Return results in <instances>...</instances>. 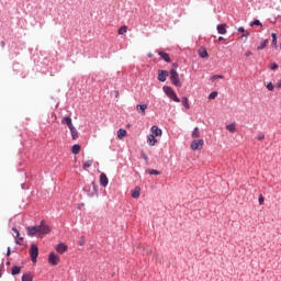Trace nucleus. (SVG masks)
<instances>
[{"mask_svg":"<svg viewBox=\"0 0 281 281\" xmlns=\"http://www.w3.org/2000/svg\"><path fill=\"white\" fill-rule=\"evenodd\" d=\"M52 232V226L45 223V220H42L40 225L36 226H29L26 227V234L30 237L37 236V238H43L47 236Z\"/></svg>","mask_w":281,"mask_h":281,"instance_id":"f257e3e1","label":"nucleus"},{"mask_svg":"<svg viewBox=\"0 0 281 281\" xmlns=\"http://www.w3.org/2000/svg\"><path fill=\"white\" fill-rule=\"evenodd\" d=\"M170 80L175 87H182L181 79H179V72H177V69L175 68L170 70Z\"/></svg>","mask_w":281,"mask_h":281,"instance_id":"f03ea898","label":"nucleus"},{"mask_svg":"<svg viewBox=\"0 0 281 281\" xmlns=\"http://www.w3.org/2000/svg\"><path fill=\"white\" fill-rule=\"evenodd\" d=\"M164 91L166 95L170 98V100H173V102H181V99L177 97V92H175V90H172L170 87H164Z\"/></svg>","mask_w":281,"mask_h":281,"instance_id":"7ed1b4c3","label":"nucleus"},{"mask_svg":"<svg viewBox=\"0 0 281 281\" xmlns=\"http://www.w3.org/2000/svg\"><path fill=\"white\" fill-rule=\"evenodd\" d=\"M30 256L32 262L36 263V259L38 258V246L36 244H33L30 249Z\"/></svg>","mask_w":281,"mask_h":281,"instance_id":"20e7f679","label":"nucleus"},{"mask_svg":"<svg viewBox=\"0 0 281 281\" xmlns=\"http://www.w3.org/2000/svg\"><path fill=\"white\" fill-rule=\"evenodd\" d=\"M48 262L53 267H56L57 265L60 263V256L56 255L55 252H50L48 256Z\"/></svg>","mask_w":281,"mask_h":281,"instance_id":"39448f33","label":"nucleus"},{"mask_svg":"<svg viewBox=\"0 0 281 281\" xmlns=\"http://www.w3.org/2000/svg\"><path fill=\"white\" fill-rule=\"evenodd\" d=\"M205 144V140L203 139H194L191 143V150H201Z\"/></svg>","mask_w":281,"mask_h":281,"instance_id":"423d86ee","label":"nucleus"},{"mask_svg":"<svg viewBox=\"0 0 281 281\" xmlns=\"http://www.w3.org/2000/svg\"><path fill=\"white\" fill-rule=\"evenodd\" d=\"M167 78H168V71L167 70H159L158 71L159 82H166Z\"/></svg>","mask_w":281,"mask_h":281,"instance_id":"0eeeda50","label":"nucleus"},{"mask_svg":"<svg viewBox=\"0 0 281 281\" xmlns=\"http://www.w3.org/2000/svg\"><path fill=\"white\" fill-rule=\"evenodd\" d=\"M100 184L103 188H106L109 186V178L106 177V173H101L100 175Z\"/></svg>","mask_w":281,"mask_h":281,"instance_id":"6e6552de","label":"nucleus"},{"mask_svg":"<svg viewBox=\"0 0 281 281\" xmlns=\"http://www.w3.org/2000/svg\"><path fill=\"white\" fill-rule=\"evenodd\" d=\"M151 133L154 137H161L162 135L161 128H159L157 125L151 126Z\"/></svg>","mask_w":281,"mask_h":281,"instance_id":"1a4fd4ad","label":"nucleus"},{"mask_svg":"<svg viewBox=\"0 0 281 281\" xmlns=\"http://www.w3.org/2000/svg\"><path fill=\"white\" fill-rule=\"evenodd\" d=\"M148 109L147 104H138L136 106V111H138L142 115H146V110Z\"/></svg>","mask_w":281,"mask_h":281,"instance_id":"9d476101","label":"nucleus"},{"mask_svg":"<svg viewBox=\"0 0 281 281\" xmlns=\"http://www.w3.org/2000/svg\"><path fill=\"white\" fill-rule=\"evenodd\" d=\"M165 63H170V55L164 50L158 52Z\"/></svg>","mask_w":281,"mask_h":281,"instance_id":"9b49d317","label":"nucleus"},{"mask_svg":"<svg viewBox=\"0 0 281 281\" xmlns=\"http://www.w3.org/2000/svg\"><path fill=\"white\" fill-rule=\"evenodd\" d=\"M61 124H66L68 128H74V123L71 122V119L69 116H65L61 120Z\"/></svg>","mask_w":281,"mask_h":281,"instance_id":"f8f14e48","label":"nucleus"},{"mask_svg":"<svg viewBox=\"0 0 281 281\" xmlns=\"http://www.w3.org/2000/svg\"><path fill=\"white\" fill-rule=\"evenodd\" d=\"M217 32L222 35L227 34V24H218Z\"/></svg>","mask_w":281,"mask_h":281,"instance_id":"ddd939ff","label":"nucleus"},{"mask_svg":"<svg viewBox=\"0 0 281 281\" xmlns=\"http://www.w3.org/2000/svg\"><path fill=\"white\" fill-rule=\"evenodd\" d=\"M147 144L148 146H155V144H157V139L155 138V135L149 134L147 136Z\"/></svg>","mask_w":281,"mask_h":281,"instance_id":"4468645a","label":"nucleus"},{"mask_svg":"<svg viewBox=\"0 0 281 281\" xmlns=\"http://www.w3.org/2000/svg\"><path fill=\"white\" fill-rule=\"evenodd\" d=\"M198 54L200 56V58H207L210 55L207 54V49H205V47H201L198 50Z\"/></svg>","mask_w":281,"mask_h":281,"instance_id":"2eb2a0df","label":"nucleus"},{"mask_svg":"<svg viewBox=\"0 0 281 281\" xmlns=\"http://www.w3.org/2000/svg\"><path fill=\"white\" fill-rule=\"evenodd\" d=\"M56 251H57L58 254H65V251H67V245H65V244H58V245L56 246Z\"/></svg>","mask_w":281,"mask_h":281,"instance_id":"dca6fc26","label":"nucleus"},{"mask_svg":"<svg viewBox=\"0 0 281 281\" xmlns=\"http://www.w3.org/2000/svg\"><path fill=\"white\" fill-rule=\"evenodd\" d=\"M142 192V189L139 187H136L133 191H132V198L133 199H139V194Z\"/></svg>","mask_w":281,"mask_h":281,"instance_id":"f3484780","label":"nucleus"},{"mask_svg":"<svg viewBox=\"0 0 281 281\" xmlns=\"http://www.w3.org/2000/svg\"><path fill=\"white\" fill-rule=\"evenodd\" d=\"M22 281H34V276H32V272H26L22 276Z\"/></svg>","mask_w":281,"mask_h":281,"instance_id":"a211bd4d","label":"nucleus"},{"mask_svg":"<svg viewBox=\"0 0 281 281\" xmlns=\"http://www.w3.org/2000/svg\"><path fill=\"white\" fill-rule=\"evenodd\" d=\"M69 131L72 139L74 140L78 139V130H76V127L74 126V127H70Z\"/></svg>","mask_w":281,"mask_h":281,"instance_id":"6ab92c4d","label":"nucleus"},{"mask_svg":"<svg viewBox=\"0 0 281 281\" xmlns=\"http://www.w3.org/2000/svg\"><path fill=\"white\" fill-rule=\"evenodd\" d=\"M191 137L193 139H199V137H201V132L199 131V127H195L191 134Z\"/></svg>","mask_w":281,"mask_h":281,"instance_id":"aec40b11","label":"nucleus"},{"mask_svg":"<svg viewBox=\"0 0 281 281\" xmlns=\"http://www.w3.org/2000/svg\"><path fill=\"white\" fill-rule=\"evenodd\" d=\"M71 153H72V155H79L80 154V145L79 144H75L71 147Z\"/></svg>","mask_w":281,"mask_h":281,"instance_id":"412c9836","label":"nucleus"},{"mask_svg":"<svg viewBox=\"0 0 281 281\" xmlns=\"http://www.w3.org/2000/svg\"><path fill=\"white\" fill-rule=\"evenodd\" d=\"M226 131H228L229 133H236V123L226 125Z\"/></svg>","mask_w":281,"mask_h":281,"instance_id":"4be33fe9","label":"nucleus"},{"mask_svg":"<svg viewBox=\"0 0 281 281\" xmlns=\"http://www.w3.org/2000/svg\"><path fill=\"white\" fill-rule=\"evenodd\" d=\"M12 276H19L21 273V267L19 266H13L11 270Z\"/></svg>","mask_w":281,"mask_h":281,"instance_id":"5701e85b","label":"nucleus"},{"mask_svg":"<svg viewBox=\"0 0 281 281\" xmlns=\"http://www.w3.org/2000/svg\"><path fill=\"white\" fill-rule=\"evenodd\" d=\"M128 31V26L127 25H123L119 29V34L122 36L124 34H126V32Z\"/></svg>","mask_w":281,"mask_h":281,"instance_id":"b1692460","label":"nucleus"},{"mask_svg":"<svg viewBox=\"0 0 281 281\" xmlns=\"http://www.w3.org/2000/svg\"><path fill=\"white\" fill-rule=\"evenodd\" d=\"M117 137L119 139H123V137H126V130H119L117 131Z\"/></svg>","mask_w":281,"mask_h":281,"instance_id":"393cba45","label":"nucleus"},{"mask_svg":"<svg viewBox=\"0 0 281 281\" xmlns=\"http://www.w3.org/2000/svg\"><path fill=\"white\" fill-rule=\"evenodd\" d=\"M91 166H93V159L87 160L83 164V170H87L88 168H91Z\"/></svg>","mask_w":281,"mask_h":281,"instance_id":"a878e982","label":"nucleus"},{"mask_svg":"<svg viewBox=\"0 0 281 281\" xmlns=\"http://www.w3.org/2000/svg\"><path fill=\"white\" fill-rule=\"evenodd\" d=\"M271 36H272V45L274 47H278V35L276 33H272Z\"/></svg>","mask_w":281,"mask_h":281,"instance_id":"bb28decb","label":"nucleus"},{"mask_svg":"<svg viewBox=\"0 0 281 281\" xmlns=\"http://www.w3.org/2000/svg\"><path fill=\"white\" fill-rule=\"evenodd\" d=\"M267 45H269V40H265L258 47L257 49H265V47H267Z\"/></svg>","mask_w":281,"mask_h":281,"instance_id":"cd10ccee","label":"nucleus"},{"mask_svg":"<svg viewBox=\"0 0 281 281\" xmlns=\"http://www.w3.org/2000/svg\"><path fill=\"white\" fill-rule=\"evenodd\" d=\"M217 97H218V92L213 91L209 94V100H216Z\"/></svg>","mask_w":281,"mask_h":281,"instance_id":"c85d7f7f","label":"nucleus"},{"mask_svg":"<svg viewBox=\"0 0 281 281\" xmlns=\"http://www.w3.org/2000/svg\"><path fill=\"white\" fill-rule=\"evenodd\" d=\"M182 105L184 106V109H190V103H188V98L187 97L182 98Z\"/></svg>","mask_w":281,"mask_h":281,"instance_id":"c756f323","label":"nucleus"},{"mask_svg":"<svg viewBox=\"0 0 281 281\" xmlns=\"http://www.w3.org/2000/svg\"><path fill=\"white\" fill-rule=\"evenodd\" d=\"M218 78L221 80H223V78H225V76H223V75H215V76L211 77V80H218Z\"/></svg>","mask_w":281,"mask_h":281,"instance_id":"7c9ffc66","label":"nucleus"},{"mask_svg":"<svg viewBox=\"0 0 281 281\" xmlns=\"http://www.w3.org/2000/svg\"><path fill=\"white\" fill-rule=\"evenodd\" d=\"M149 175H161L158 170L156 169H149L148 170Z\"/></svg>","mask_w":281,"mask_h":281,"instance_id":"2f4dec72","label":"nucleus"},{"mask_svg":"<svg viewBox=\"0 0 281 281\" xmlns=\"http://www.w3.org/2000/svg\"><path fill=\"white\" fill-rule=\"evenodd\" d=\"M259 205H265V196L262 194L259 195Z\"/></svg>","mask_w":281,"mask_h":281,"instance_id":"473e14b6","label":"nucleus"},{"mask_svg":"<svg viewBox=\"0 0 281 281\" xmlns=\"http://www.w3.org/2000/svg\"><path fill=\"white\" fill-rule=\"evenodd\" d=\"M12 232H14L15 238H19V236H21V234L19 233V229H16V227H13Z\"/></svg>","mask_w":281,"mask_h":281,"instance_id":"72a5a7b5","label":"nucleus"},{"mask_svg":"<svg viewBox=\"0 0 281 281\" xmlns=\"http://www.w3.org/2000/svg\"><path fill=\"white\" fill-rule=\"evenodd\" d=\"M270 69H272V71H276V69H278V64L272 63Z\"/></svg>","mask_w":281,"mask_h":281,"instance_id":"f704fd0d","label":"nucleus"},{"mask_svg":"<svg viewBox=\"0 0 281 281\" xmlns=\"http://www.w3.org/2000/svg\"><path fill=\"white\" fill-rule=\"evenodd\" d=\"M267 89H268V91H273V89H274L273 83H271V82L268 83Z\"/></svg>","mask_w":281,"mask_h":281,"instance_id":"c9c22d12","label":"nucleus"},{"mask_svg":"<svg viewBox=\"0 0 281 281\" xmlns=\"http://www.w3.org/2000/svg\"><path fill=\"white\" fill-rule=\"evenodd\" d=\"M257 139L259 142H262V139H265V134H262V133L258 134Z\"/></svg>","mask_w":281,"mask_h":281,"instance_id":"e433bc0d","label":"nucleus"},{"mask_svg":"<svg viewBox=\"0 0 281 281\" xmlns=\"http://www.w3.org/2000/svg\"><path fill=\"white\" fill-rule=\"evenodd\" d=\"M251 25H260V26H262V23H260L259 20H255V21L251 23Z\"/></svg>","mask_w":281,"mask_h":281,"instance_id":"4c0bfd02","label":"nucleus"},{"mask_svg":"<svg viewBox=\"0 0 281 281\" xmlns=\"http://www.w3.org/2000/svg\"><path fill=\"white\" fill-rule=\"evenodd\" d=\"M142 157L145 159V161H148V156L144 151L142 153Z\"/></svg>","mask_w":281,"mask_h":281,"instance_id":"58836bf2","label":"nucleus"},{"mask_svg":"<svg viewBox=\"0 0 281 281\" xmlns=\"http://www.w3.org/2000/svg\"><path fill=\"white\" fill-rule=\"evenodd\" d=\"M238 32H240L241 34H245V27H243V26H240L239 29H238Z\"/></svg>","mask_w":281,"mask_h":281,"instance_id":"ea45409f","label":"nucleus"},{"mask_svg":"<svg viewBox=\"0 0 281 281\" xmlns=\"http://www.w3.org/2000/svg\"><path fill=\"white\" fill-rule=\"evenodd\" d=\"M249 34H250V33H249L248 31H246V34H244V35L241 36V38H245V37L247 38V36H249Z\"/></svg>","mask_w":281,"mask_h":281,"instance_id":"a19ab883","label":"nucleus"},{"mask_svg":"<svg viewBox=\"0 0 281 281\" xmlns=\"http://www.w3.org/2000/svg\"><path fill=\"white\" fill-rule=\"evenodd\" d=\"M245 56H247V57L251 56V50H247V52L245 53Z\"/></svg>","mask_w":281,"mask_h":281,"instance_id":"79ce46f5","label":"nucleus"},{"mask_svg":"<svg viewBox=\"0 0 281 281\" xmlns=\"http://www.w3.org/2000/svg\"><path fill=\"white\" fill-rule=\"evenodd\" d=\"M177 67H179L178 64H172V69H177Z\"/></svg>","mask_w":281,"mask_h":281,"instance_id":"37998d69","label":"nucleus"},{"mask_svg":"<svg viewBox=\"0 0 281 281\" xmlns=\"http://www.w3.org/2000/svg\"><path fill=\"white\" fill-rule=\"evenodd\" d=\"M277 87H279V89H281V80L278 81Z\"/></svg>","mask_w":281,"mask_h":281,"instance_id":"c03bdc74","label":"nucleus"},{"mask_svg":"<svg viewBox=\"0 0 281 281\" xmlns=\"http://www.w3.org/2000/svg\"><path fill=\"white\" fill-rule=\"evenodd\" d=\"M7 256H10V247L7 248Z\"/></svg>","mask_w":281,"mask_h":281,"instance_id":"a18cd8bd","label":"nucleus"},{"mask_svg":"<svg viewBox=\"0 0 281 281\" xmlns=\"http://www.w3.org/2000/svg\"><path fill=\"white\" fill-rule=\"evenodd\" d=\"M218 41H225V37L220 36V37H218Z\"/></svg>","mask_w":281,"mask_h":281,"instance_id":"49530a36","label":"nucleus"},{"mask_svg":"<svg viewBox=\"0 0 281 281\" xmlns=\"http://www.w3.org/2000/svg\"><path fill=\"white\" fill-rule=\"evenodd\" d=\"M79 245H80V246L85 245V241H79Z\"/></svg>","mask_w":281,"mask_h":281,"instance_id":"de8ad7c7","label":"nucleus"},{"mask_svg":"<svg viewBox=\"0 0 281 281\" xmlns=\"http://www.w3.org/2000/svg\"><path fill=\"white\" fill-rule=\"evenodd\" d=\"M15 243H16V245H21V243L19 240H16Z\"/></svg>","mask_w":281,"mask_h":281,"instance_id":"09e8293b","label":"nucleus"},{"mask_svg":"<svg viewBox=\"0 0 281 281\" xmlns=\"http://www.w3.org/2000/svg\"><path fill=\"white\" fill-rule=\"evenodd\" d=\"M19 240H23V238H22V237H20V238H19Z\"/></svg>","mask_w":281,"mask_h":281,"instance_id":"8fccbe9b","label":"nucleus"}]
</instances>
